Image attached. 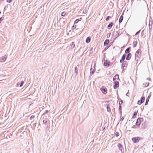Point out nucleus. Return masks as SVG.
<instances>
[{"label":"nucleus","mask_w":153,"mask_h":153,"mask_svg":"<svg viewBox=\"0 0 153 153\" xmlns=\"http://www.w3.org/2000/svg\"><path fill=\"white\" fill-rule=\"evenodd\" d=\"M141 52L140 49H138L135 54V59L137 61L139 60L141 56Z\"/></svg>","instance_id":"1"},{"label":"nucleus","mask_w":153,"mask_h":153,"mask_svg":"<svg viewBox=\"0 0 153 153\" xmlns=\"http://www.w3.org/2000/svg\"><path fill=\"white\" fill-rule=\"evenodd\" d=\"M140 139L141 138L139 137H133L132 139V140L134 143H136L139 142Z\"/></svg>","instance_id":"2"},{"label":"nucleus","mask_w":153,"mask_h":153,"mask_svg":"<svg viewBox=\"0 0 153 153\" xmlns=\"http://www.w3.org/2000/svg\"><path fill=\"white\" fill-rule=\"evenodd\" d=\"M102 93L104 94H106L107 92V89L105 87L103 86L100 89Z\"/></svg>","instance_id":"3"},{"label":"nucleus","mask_w":153,"mask_h":153,"mask_svg":"<svg viewBox=\"0 0 153 153\" xmlns=\"http://www.w3.org/2000/svg\"><path fill=\"white\" fill-rule=\"evenodd\" d=\"M6 57L5 56H2L0 57V61L1 62H4L6 59Z\"/></svg>","instance_id":"4"},{"label":"nucleus","mask_w":153,"mask_h":153,"mask_svg":"<svg viewBox=\"0 0 153 153\" xmlns=\"http://www.w3.org/2000/svg\"><path fill=\"white\" fill-rule=\"evenodd\" d=\"M126 56V55L125 54H124L123 55V56H122V57L121 59H120V63H122L123 62V61L124 60V59L125 58Z\"/></svg>","instance_id":"5"},{"label":"nucleus","mask_w":153,"mask_h":153,"mask_svg":"<svg viewBox=\"0 0 153 153\" xmlns=\"http://www.w3.org/2000/svg\"><path fill=\"white\" fill-rule=\"evenodd\" d=\"M114 84L115 85L114 86V89H116L119 86V82H118L116 81L114 82Z\"/></svg>","instance_id":"6"},{"label":"nucleus","mask_w":153,"mask_h":153,"mask_svg":"<svg viewBox=\"0 0 153 153\" xmlns=\"http://www.w3.org/2000/svg\"><path fill=\"white\" fill-rule=\"evenodd\" d=\"M141 118H140L137 119V122L136 123V125L139 126L140 124L141 123Z\"/></svg>","instance_id":"7"},{"label":"nucleus","mask_w":153,"mask_h":153,"mask_svg":"<svg viewBox=\"0 0 153 153\" xmlns=\"http://www.w3.org/2000/svg\"><path fill=\"white\" fill-rule=\"evenodd\" d=\"M117 146L119 148V149L122 152V150L123 149V147L122 145L120 143H118L117 144Z\"/></svg>","instance_id":"8"},{"label":"nucleus","mask_w":153,"mask_h":153,"mask_svg":"<svg viewBox=\"0 0 153 153\" xmlns=\"http://www.w3.org/2000/svg\"><path fill=\"white\" fill-rule=\"evenodd\" d=\"M110 62L107 61H105L104 63V65L106 66H108L110 65Z\"/></svg>","instance_id":"9"},{"label":"nucleus","mask_w":153,"mask_h":153,"mask_svg":"<svg viewBox=\"0 0 153 153\" xmlns=\"http://www.w3.org/2000/svg\"><path fill=\"white\" fill-rule=\"evenodd\" d=\"M131 54L130 53H129L127 55V57H126V59L127 60H129L130 58H131Z\"/></svg>","instance_id":"10"},{"label":"nucleus","mask_w":153,"mask_h":153,"mask_svg":"<svg viewBox=\"0 0 153 153\" xmlns=\"http://www.w3.org/2000/svg\"><path fill=\"white\" fill-rule=\"evenodd\" d=\"M109 39H106L104 42V46L107 45L109 43Z\"/></svg>","instance_id":"11"},{"label":"nucleus","mask_w":153,"mask_h":153,"mask_svg":"<svg viewBox=\"0 0 153 153\" xmlns=\"http://www.w3.org/2000/svg\"><path fill=\"white\" fill-rule=\"evenodd\" d=\"M150 97L151 95H149L147 98L146 99V101L145 103V105H146L148 104V102L149 101V99L150 98Z\"/></svg>","instance_id":"12"},{"label":"nucleus","mask_w":153,"mask_h":153,"mask_svg":"<svg viewBox=\"0 0 153 153\" xmlns=\"http://www.w3.org/2000/svg\"><path fill=\"white\" fill-rule=\"evenodd\" d=\"M113 24H114L113 22H111L110 23V24L108 25V29H110L112 26Z\"/></svg>","instance_id":"13"},{"label":"nucleus","mask_w":153,"mask_h":153,"mask_svg":"<svg viewBox=\"0 0 153 153\" xmlns=\"http://www.w3.org/2000/svg\"><path fill=\"white\" fill-rule=\"evenodd\" d=\"M119 79V75L118 74H117L113 78V80L114 81H115L116 80V79Z\"/></svg>","instance_id":"14"},{"label":"nucleus","mask_w":153,"mask_h":153,"mask_svg":"<svg viewBox=\"0 0 153 153\" xmlns=\"http://www.w3.org/2000/svg\"><path fill=\"white\" fill-rule=\"evenodd\" d=\"M91 41V38L90 37H88L86 39V42L87 43H89Z\"/></svg>","instance_id":"15"},{"label":"nucleus","mask_w":153,"mask_h":153,"mask_svg":"<svg viewBox=\"0 0 153 153\" xmlns=\"http://www.w3.org/2000/svg\"><path fill=\"white\" fill-rule=\"evenodd\" d=\"M123 15H121L120 17V18L119 19V22L120 23H121L123 20Z\"/></svg>","instance_id":"16"},{"label":"nucleus","mask_w":153,"mask_h":153,"mask_svg":"<svg viewBox=\"0 0 153 153\" xmlns=\"http://www.w3.org/2000/svg\"><path fill=\"white\" fill-rule=\"evenodd\" d=\"M143 86L144 87H147L149 85V83L148 82L144 83L143 84Z\"/></svg>","instance_id":"17"},{"label":"nucleus","mask_w":153,"mask_h":153,"mask_svg":"<svg viewBox=\"0 0 153 153\" xmlns=\"http://www.w3.org/2000/svg\"><path fill=\"white\" fill-rule=\"evenodd\" d=\"M71 48H74L75 47V44L74 42H72L71 45Z\"/></svg>","instance_id":"18"},{"label":"nucleus","mask_w":153,"mask_h":153,"mask_svg":"<svg viewBox=\"0 0 153 153\" xmlns=\"http://www.w3.org/2000/svg\"><path fill=\"white\" fill-rule=\"evenodd\" d=\"M145 100V97H142L141 98V103H143L144 102Z\"/></svg>","instance_id":"19"},{"label":"nucleus","mask_w":153,"mask_h":153,"mask_svg":"<svg viewBox=\"0 0 153 153\" xmlns=\"http://www.w3.org/2000/svg\"><path fill=\"white\" fill-rule=\"evenodd\" d=\"M129 48H127L125 51V53H129Z\"/></svg>","instance_id":"20"},{"label":"nucleus","mask_w":153,"mask_h":153,"mask_svg":"<svg viewBox=\"0 0 153 153\" xmlns=\"http://www.w3.org/2000/svg\"><path fill=\"white\" fill-rule=\"evenodd\" d=\"M137 44V42L136 41H134L133 42V47H135L136 45Z\"/></svg>","instance_id":"21"},{"label":"nucleus","mask_w":153,"mask_h":153,"mask_svg":"<svg viewBox=\"0 0 153 153\" xmlns=\"http://www.w3.org/2000/svg\"><path fill=\"white\" fill-rule=\"evenodd\" d=\"M107 111L108 112H111V109L110 108L109 106H107Z\"/></svg>","instance_id":"22"},{"label":"nucleus","mask_w":153,"mask_h":153,"mask_svg":"<svg viewBox=\"0 0 153 153\" xmlns=\"http://www.w3.org/2000/svg\"><path fill=\"white\" fill-rule=\"evenodd\" d=\"M74 72L76 74H77L78 73V69L76 67L75 68Z\"/></svg>","instance_id":"23"},{"label":"nucleus","mask_w":153,"mask_h":153,"mask_svg":"<svg viewBox=\"0 0 153 153\" xmlns=\"http://www.w3.org/2000/svg\"><path fill=\"white\" fill-rule=\"evenodd\" d=\"M137 114V113L136 112H135L134 113L133 115V118H135V116H136Z\"/></svg>","instance_id":"24"},{"label":"nucleus","mask_w":153,"mask_h":153,"mask_svg":"<svg viewBox=\"0 0 153 153\" xmlns=\"http://www.w3.org/2000/svg\"><path fill=\"white\" fill-rule=\"evenodd\" d=\"M66 14V13L65 12H63L62 13V16H64Z\"/></svg>","instance_id":"25"},{"label":"nucleus","mask_w":153,"mask_h":153,"mask_svg":"<svg viewBox=\"0 0 153 153\" xmlns=\"http://www.w3.org/2000/svg\"><path fill=\"white\" fill-rule=\"evenodd\" d=\"M47 121H48L47 119H45V120H43V122L45 124L47 123Z\"/></svg>","instance_id":"26"},{"label":"nucleus","mask_w":153,"mask_h":153,"mask_svg":"<svg viewBox=\"0 0 153 153\" xmlns=\"http://www.w3.org/2000/svg\"><path fill=\"white\" fill-rule=\"evenodd\" d=\"M76 27V25H74L72 27V30L75 29Z\"/></svg>","instance_id":"27"},{"label":"nucleus","mask_w":153,"mask_h":153,"mask_svg":"<svg viewBox=\"0 0 153 153\" xmlns=\"http://www.w3.org/2000/svg\"><path fill=\"white\" fill-rule=\"evenodd\" d=\"M24 81H22L21 83V84L20 85V86L21 87L24 84Z\"/></svg>","instance_id":"28"},{"label":"nucleus","mask_w":153,"mask_h":153,"mask_svg":"<svg viewBox=\"0 0 153 153\" xmlns=\"http://www.w3.org/2000/svg\"><path fill=\"white\" fill-rule=\"evenodd\" d=\"M111 18V17L110 16H108L107 18L106 19V20L108 21L109 19V18Z\"/></svg>","instance_id":"29"},{"label":"nucleus","mask_w":153,"mask_h":153,"mask_svg":"<svg viewBox=\"0 0 153 153\" xmlns=\"http://www.w3.org/2000/svg\"><path fill=\"white\" fill-rule=\"evenodd\" d=\"M34 117H35V116H34V115H32L30 117V119L31 120L33 119L34 118Z\"/></svg>","instance_id":"30"},{"label":"nucleus","mask_w":153,"mask_h":153,"mask_svg":"<svg viewBox=\"0 0 153 153\" xmlns=\"http://www.w3.org/2000/svg\"><path fill=\"white\" fill-rule=\"evenodd\" d=\"M115 135L116 137H118L119 135V133L118 132H116L115 134Z\"/></svg>","instance_id":"31"},{"label":"nucleus","mask_w":153,"mask_h":153,"mask_svg":"<svg viewBox=\"0 0 153 153\" xmlns=\"http://www.w3.org/2000/svg\"><path fill=\"white\" fill-rule=\"evenodd\" d=\"M142 103H141V101L140 100L138 101L137 102V104L139 105H141Z\"/></svg>","instance_id":"32"},{"label":"nucleus","mask_w":153,"mask_h":153,"mask_svg":"<svg viewBox=\"0 0 153 153\" xmlns=\"http://www.w3.org/2000/svg\"><path fill=\"white\" fill-rule=\"evenodd\" d=\"M79 21V20L78 19L76 20L74 22V23L75 24V23H77Z\"/></svg>","instance_id":"33"},{"label":"nucleus","mask_w":153,"mask_h":153,"mask_svg":"<svg viewBox=\"0 0 153 153\" xmlns=\"http://www.w3.org/2000/svg\"><path fill=\"white\" fill-rule=\"evenodd\" d=\"M140 30H139V31H138L135 34V35H137V34H138L139 33H140Z\"/></svg>","instance_id":"34"},{"label":"nucleus","mask_w":153,"mask_h":153,"mask_svg":"<svg viewBox=\"0 0 153 153\" xmlns=\"http://www.w3.org/2000/svg\"><path fill=\"white\" fill-rule=\"evenodd\" d=\"M12 0H7V2L8 3H10Z\"/></svg>","instance_id":"35"},{"label":"nucleus","mask_w":153,"mask_h":153,"mask_svg":"<svg viewBox=\"0 0 153 153\" xmlns=\"http://www.w3.org/2000/svg\"><path fill=\"white\" fill-rule=\"evenodd\" d=\"M3 20V19L2 18H0V23H1V21Z\"/></svg>","instance_id":"36"},{"label":"nucleus","mask_w":153,"mask_h":153,"mask_svg":"<svg viewBox=\"0 0 153 153\" xmlns=\"http://www.w3.org/2000/svg\"><path fill=\"white\" fill-rule=\"evenodd\" d=\"M147 79L150 81V78H147Z\"/></svg>","instance_id":"37"},{"label":"nucleus","mask_w":153,"mask_h":153,"mask_svg":"<svg viewBox=\"0 0 153 153\" xmlns=\"http://www.w3.org/2000/svg\"><path fill=\"white\" fill-rule=\"evenodd\" d=\"M108 47H106L105 48V49H108Z\"/></svg>","instance_id":"38"},{"label":"nucleus","mask_w":153,"mask_h":153,"mask_svg":"<svg viewBox=\"0 0 153 153\" xmlns=\"http://www.w3.org/2000/svg\"><path fill=\"white\" fill-rule=\"evenodd\" d=\"M124 119V118H123V117L121 119V120H122V121Z\"/></svg>","instance_id":"39"},{"label":"nucleus","mask_w":153,"mask_h":153,"mask_svg":"<svg viewBox=\"0 0 153 153\" xmlns=\"http://www.w3.org/2000/svg\"><path fill=\"white\" fill-rule=\"evenodd\" d=\"M94 73V72L93 71L91 72V74H92Z\"/></svg>","instance_id":"40"},{"label":"nucleus","mask_w":153,"mask_h":153,"mask_svg":"<svg viewBox=\"0 0 153 153\" xmlns=\"http://www.w3.org/2000/svg\"><path fill=\"white\" fill-rule=\"evenodd\" d=\"M46 114L45 113H44L43 114V115H45V114Z\"/></svg>","instance_id":"41"},{"label":"nucleus","mask_w":153,"mask_h":153,"mask_svg":"<svg viewBox=\"0 0 153 153\" xmlns=\"http://www.w3.org/2000/svg\"><path fill=\"white\" fill-rule=\"evenodd\" d=\"M128 93L127 94H126V95L128 96Z\"/></svg>","instance_id":"42"},{"label":"nucleus","mask_w":153,"mask_h":153,"mask_svg":"<svg viewBox=\"0 0 153 153\" xmlns=\"http://www.w3.org/2000/svg\"><path fill=\"white\" fill-rule=\"evenodd\" d=\"M128 93L127 94H126V95L128 96Z\"/></svg>","instance_id":"43"},{"label":"nucleus","mask_w":153,"mask_h":153,"mask_svg":"<svg viewBox=\"0 0 153 153\" xmlns=\"http://www.w3.org/2000/svg\"><path fill=\"white\" fill-rule=\"evenodd\" d=\"M1 11H0V14H1Z\"/></svg>","instance_id":"44"},{"label":"nucleus","mask_w":153,"mask_h":153,"mask_svg":"<svg viewBox=\"0 0 153 153\" xmlns=\"http://www.w3.org/2000/svg\"><path fill=\"white\" fill-rule=\"evenodd\" d=\"M119 104H120V102L119 103Z\"/></svg>","instance_id":"45"},{"label":"nucleus","mask_w":153,"mask_h":153,"mask_svg":"<svg viewBox=\"0 0 153 153\" xmlns=\"http://www.w3.org/2000/svg\"><path fill=\"white\" fill-rule=\"evenodd\" d=\"M119 104H120V102L119 103Z\"/></svg>","instance_id":"46"},{"label":"nucleus","mask_w":153,"mask_h":153,"mask_svg":"<svg viewBox=\"0 0 153 153\" xmlns=\"http://www.w3.org/2000/svg\"><path fill=\"white\" fill-rule=\"evenodd\" d=\"M152 151H153V149Z\"/></svg>","instance_id":"47"}]
</instances>
